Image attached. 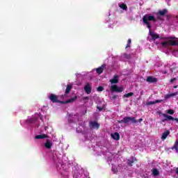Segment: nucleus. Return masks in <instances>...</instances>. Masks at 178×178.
Segmentation results:
<instances>
[{
    "label": "nucleus",
    "mask_w": 178,
    "mask_h": 178,
    "mask_svg": "<svg viewBox=\"0 0 178 178\" xmlns=\"http://www.w3.org/2000/svg\"><path fill=\"white\" fill-rule=\"evenodd\" d=\"M89 126L91 129H96L97 130L99 129V123H98L97 121H90L89 122Z\"/></svg>",
    "instance_id": "obj_5"
},
{
    "label": "nucleus",
    "mask_w": 178,
    "mask_h": 178,
    "mask_svg": "<svg viewBox=\"0 0 178 178\" xmlns=\"http://www.w3.org/2000/svg\"><path fill=\"white\" fill-rule=\"evenodd\" d=\"M134 163V159L127 161V164L129 165V166H131Z\"/></svg>",
    "instance_id": "obj_26"
},
{
    "label": "nucleus",
    "mask_w": 178,
    "mask_h": 178,
    "mask_svg": "<svg viewBox=\"0 0 178 178\" xmlns=\"http://www.w3.org/2000/svg\"><path fill=\"white\" fill-rule=\"evenodd\" d=\"M92 90V88L91 87V84L89 83H87L84 87L85 92H86V94H91Z\"/></svg>",
    "instance_id": "obj_7"
},
{
    "label": "nucleus",
    "mask_w": 178,
    "mask_h": 178,
    "mask_svg": "<svg viewBox=\"0 0 178 178\" xmlns=\"http://www.w3.org/2000/svg\"><path fill=\"white\" fill-rule=\"evenodd\" d=\"M161 102H163V99H157L154 102H147L145 105L146 106H149L150 105H155V104H161Z\"/></svg>",
    "instance_id": "obj_8"
},
{
    "label": "nucleus",
    "mask_w": 178,
    "mask_h": 178,
    "mask_svg": "<svg viewBox=\"0 0 178 178\" xmlns=\"http://www.w3.org/2000/svg\"><path fill=\"white\" fill-rule=\"evenodd\" d=\"M152 173L154 176H159V171L156 168L153 169Z\"/></svg>",
    "instance_id": "obj_23"
},
{
    "label": "nucleus",
    "mask_w": 178,
    "mask_h": 178,
    "mask_svg": "<svg viewBox=\"0 0 178 178\" xmlns=\"http://www.w3.org/2000/svg\"><path fill=\"white\" fill-rule=\"evenodd\" d=\"M44 147L47 149H51V148H52V143H51L50 140H47L46 143H44Z\"/></svg>",
    "instance_id": "obj_14"
},
{
    "label": "nucleus",
    "mask_w": 178,
    "mask_h": 178,
    "mask_svg": "<svg viewBox=\"0 0 178 178\" xmlns=\"http://www.w3.org/2000/svg\"><path fill=\"white\" fill-rule=\"evenodd\" d=\"M97 90L99 92H101V91H104V88L102 86H99V87H97Z\"/></svg>",
    "instance_id": "obj_30"
},
{
    "label": "nucleus",
    "mask_w": 178,
    "mask_h": 178,
    "mask_svg": "<svg viewBox=\"0 0 178 178\" xmlns=\"http://www.w3.org/2000/svg\"><path fill=\"white\" fill-rule=\"evenodd\" d=\"M161 44L163 48H168V47H169V42H162Z\"/></svg>",
    "instance_id": "obj_22"
},
{
    "label": "nucleus",
    "mask_w": 178,
    "mask_h": 178,
    "mask_svg": "<svg viewBox=\"0 0 178 178\" xmlns=\"http://www.w3.org/2000/svg\"><path fill=\"white\" fill-rule=\"evenodd\" d=\"M120 8L123 10H127V6L125 3H122L119 5Z\"/></svg>",
    "instance_id": "obj_24"
},
{
    "label": "nucleus",
    "mask_w": 178,
    "mask_h": 178,
    "mask_svg": "<svg viewBox=\"0 0 178 178\" xmlns=\"http://www.w3.org/2000/svg\"><path fill=\"white\" fill-rule=\"evenodd\" d=\"M123 56H124V58H125V59H130V58H131V56H130V54H124Z\"/></svg>",
    "instance_id": "obj_28"
},
{
    "label": "nucleus",
    "mask_w": 178,
    "mask_h": 178,
    "mask_svg": "<svg viewBox=\"0 0 178 178\" xmlns=\"http://www.w3.org/2000/svg\"><path fill=\"white\" fill-rule=\"evenodd\" d=\"M36 140H42L44 138H48V136L47 134L37 135L35 136Z\"/></svg>",
    "instance_id": "obj_16"
},
{
    "label": "nucleus",
    "mask_w": 178,
    "mask_h": 178,
    "mask_svg": "<svg viewBox=\"0 0 178 178\" xmlns=\"http://www.w3.org/2000/svg\"><path fill=\"white\" fill-rule=\"evenodd\" d=\"M176 80H177V79H176V78L171 79L170 80V83L171 84H173V83H174L175 81H176Z\"/></svg>",
    "instance_id": "obj_31"
},
{
    "label": "nucleus",
    "mask_w": 178,
    "mask_h": 178,
    "mask_svg": "<svg viewBox=\"0 0 178 178\" xmlns=\"http://www.w3.org/2000/svg\"><path fill=\"white\" fill-rule=\"evenodd\" d=\"M146 81H147V83H157L158 79L153 76H147Z\"/></svg>",
    "instance_id": "obj_10"
},
{
    "label": "nucleus",
    "mask_w": 178,
    "mask_h": 178,
    "mask_svg": "<svg viewBox=\"0 0 178 178\" xmlns=\"http://www.w3.org/2000/svg\"><path fill=\"white\" fill-rule=\"evenodd\" d=\"M166 117H167V119H168V120H172V121L175 120V122H178V118H175L172 117L171 115H170V116L166 115Z\"/></svg>",
    "instance_id": "obj_25"
},
{
    "label": "nucleus",
    "mask_w": 178,
    "mask_h": 178,
    "mask_svg": "<svg viewBox=\"0 0 178 178\" xmlns=\"http://www.w3.org/2000/svg\"><path fill=\"white\" fill-rule=\"evenodd\" d=\"M110 83H111V84H118V83H119V76H114L113 78L110 80Z\"/></svg>",
    "instance_id": "obj_12"
},
{
    "label": "nucleus",
    "mask_w": 178,
    "mask_h": 178,
    "mask_svg": "<svg viewBox=\"0 0 178 178\" xmlns=\"http://www.w3.org/2000/svg\"><path fill=\"white\" fill-rule=\"evenodd\" d=\"M84 99H88V97H86Z\"/></svg>",
    "instance_id": "obj_35"
},
{
    "label": "nucleus",
    "mask_w": 178,
    "mask_h": 178,
    "mask_svg": "<svg viewBox=\"0 0 178 178\" xmlns=\"http://www.w3.org/2000/svg\"><path fill=\"white\" fill-rule=\"evenodd\" d=\"M166 13H168V10L166 8H164L163 10L159 11V15H160V16H165Z\"/></svg>",
    "instance_id": "obj_18"
},
{
    "label": "nucleus",
    "mask_w": 178,
    "mask_h": 178,
    "mask_svg": "<svg viewBox=\"0 0 178 178\" xmlns=\"http://www.w3.org/2000/svg\"><path fill=\"white\" fill-rule=\"evenodd\" d=\"M131 39H129L128 40V41H127V46H126V49H127V48H130V47H131Z\"/></svg>",
    "instance_id": "obj_27"
},
{
    "label": "nucleus",
    "mask_w": 178,
    "mask_h": 178,
    "mask_svg": "<svg viewBox=\"0 0 178 178\" xmlns=\"http://www.w3.org/2000/svg\"><path fill=\"white\" fill-rule=\"evenodd\" d=\"M170 134V131L169 130L165 131V132L163 133L161 136V140H166L168 138V136Z\"/></svg>",
    "instance_id": "obj_15"
},
{
    "label": "nucleus",
    "mask_w": 178,
    "mask_h": 178,
    "mask_svg": "<svg viewBox=\"0 0 178 178\" xmlns=\"http://www.w3.org/2000/svg\"><path fill=\"white\" fill-rule=\"evenodd\" d=\"M124 90L123 87H119L118 85H113L111 87V92H123Z\"/></svg>",
    "instance_id": "obj_4"
},
{
    "label": "nucleus",
    "mask_w": 178,
    "mask_h": 178,
    "mask_svg": "<svg viewBox=\"0 0 178 178\" xmlns=\"http://www.w3.org/2000/svg\"><path fill=\"white\" fill-rule=\"evenodd\" d=\"M65 97H66V95H62L60 96L61 98H65Z\"/></svg>",
    "instance_id": "obj_34"
},
{
    "label": "nucleus",
    "mask_w": 178,
    "mask_h": 178,
    "mask_svg": "<svg viewBox=\"0 0 178 178\" xmlns=\"http://www.w3.org/2000/svg\"><path fill=\"white\" fill-rule=\"evenodd\" d=\"M170 17V16L167 15V19H169Z\"/></svg>",
    "instance_id": "obj_36"
},
{
    "label": "nucleus",
    "mask_w": 178,
    "mask_h": 178,
    "mask_svg": "<svg viewBox=\"0 0 178 178\" xmlns=\"http://www.w3.org/2000/svg\"><path fill=\"white\" fill-rule=\"evenodd\" d=\"M158 114L159 115V116H163V119H161V122L163 123H165V122H168V117L167 116H170L169 115H167L165 113H163L161 111H158Z\"/></svg>",
    "instance_id": "obj_9"
},
{
    "label": "nucleus",
    "mask_w": 178,
    "mask_h": 178,
    "mask_svg": "<svg viewBox=\"0 0 178 178\" xmlns=\"http://www.w3.org/2000/svg\"><path fill=\"white\" fill-rule=\"evenodd\" d=\"M118 97H119L118 95H113L112 98H113V99H116V98H118Z\"/></svg>",
    "instance_id": "obj_32"
},
{
    "label": "nucleus",
    "mask_w": 178,
    "mask_h": 178,
    "mask_svg": "<svg viewBox=\"0 0 178 178\" xmlns=\"http://www.w3.org/2000/svg\"><path fill=\"white\" fill-rule=\"evenodd\" d=\"M131 122L132 123H141L143 122V118H140L138 121L136 120V117H124L123 120H118V122L120 124L124 123V124H129Z\"/></svg>",
    "instance_id": "obj_3"
},
{
    "label": "nucleus",
    "mask_w": 178,
    "mask_h": 178,
    "mask_svg": "<svg viewBox=\"0 0 178 178\" xmlns=\"http://www.w3.org/2000/svg\"><path fill=\"white\" fill-rule=\"evenodd\" d=\"M72 88H73V85L72 84H68L67 85L66 89H65V95L69 94V92H70V91H72Z\"/></svg>",
    "instance_id": "obj_17"
},
{
    "label": "nucleus",
    "mask_w": 178,
    "mask_h": 178,
    "mask_svg": "<svg viewBox=\"0 0 178 178\" xmlns=\"http://www.w3.org/2000/svg\"><path fill=\"white\" fill-rule=\"evenodd\" d=\"M143 24H145L147 29H149V34L151 35L152 40L155 41V40H157V38H160L161 40H175L176 38H162L159 37V34L156 33L152 32L151 31V24H149V22H156V19L155 18L154 15H149L148 14H145L143 17Z\"/></svg>",
    "instance_id": "obj_1"
},
{
    "label": "nucleus",
    "mask_w": 178,
    "mask_h": 178,
    "mask_svg": "<svg viewBox=\"0 0 178 178\" xmlns=\"http://www.w3.org/2000/svg\"><path fill=\"white\" fill-rule=\"evenodd\" d=\"M134 95V93L133 92L126 93L122 96V98H130V97H133Z\"/></svg>",
    "instance_id": "obj_20"
},
{
    "label": "nucleus",
    "mask_w": 178,
    "mask_h": 178,
    "mask_svg": "<svg viewBox=\"0 0 178 178\" xmlns=\"http://www.w3.org/2000/svg\"><path fill=\"white\" fill-rule=\"evenodd\" d=\"M49 99L53 104H72V102H74L77 99V96H74V97H72L71 99H68L66 101H60L59 100V97L56 95L54 94H50L49 96Z\"/></svg>",
    "instance_id": "obj_2"
},
{
    "label": "nucleus",
    "mask_w": 178,
    "mask_h": 178,
    "mask_svg": "<svg viewBox=\"0 0 178 178\" xmlns=\"http://www.w3.org/2000/svg\"><path fill=\"white\" fill-rule=\"evenodd\" d=\"M167 113H168L169 115H173V113H175V111H173L172 109H169L167 111Z\"/></svg>",
    "instance_id": "obj_29"
},
{
    "label": "nucleus",
    "mask_w": 178,
    "mask_h": 178,
    "mask_svg": "<svg viewBox=\"0 0 178 178\" xmlns=\"http://www.w3.org/2000/svg\"><path fill=\"white\" fill-rule=\"evenodd\" d=\"M111 137L113 140H115V141H119V140H120V135L118 132L111 134Z\"/></svg>",
    "instance_id": "obj_13"
},
{
    "label": "nucleus",
    "mask_w": 178,
    "mask_h": 178,
    "mask_svg": "<svg viewBox=\"0 0 178 178\" xmlns=\"http://www.w3.org/2000/svg\"><path fill=\"white\" fill-rule=\"evenodd\" d=\"M174 88H177V86H174Z\"/></svg>",
    "instance_id": "obj_37"
},
{
    "label": "nucleus",
    "mask_w": 178,
    "mask_h": 178,
    "mask_svg": "<svg viewBox=\"0 0 178 178\" xmlns=\"http://www.w3.org/2000/svg\"><path fill=\"white\" fill-rule=\"evenodd\" d=\"M176 95H178V92H175L174 93L167 94L164 96L165 99H169V98H174V97H176Z\"/></svg>",
    "instance_id": "obj_11"
},
{
    "label": "nucleus",
    "mask_w": 178,
    "mask_h": 178,
    "mask_svg": "<svg viewBox=\"0 0 178 178\" xmlns=\"http://www.w3.org/2000/svg\"><path fill=\"white\" fill-rule=\"evenodd\" d=\"M171 149H175V151H177V152H178V140L175 141V145H173V147H171Z\"/></svg>",
    "instance_id": "obj_21"
},
{
    "label": "nucleus",
    "mask_w": 178,
    "mask_h": 178,
    "mask_svg": "<svg viewBox=\"0 0 178 178\" xmlns=\"http://www.w3.org/2000/svg\"><path fill=\"white\" fill-rule=\"evenodd\" d=\"M105 69H106V65L102 64V66L96 69V73H97V74H102Z\"/></svg>",
    "instance_id": "obj_6"
},
{
    "label": "nucleus",
    "mask_w": 178,
    "mask_h": 178,
    "mask_svg": "<svg viewBox=\"0 0 178 178\" xmlns=\"http://www.w3.org/2000/svg\"><path fill=\"white\" fill-rule=\"evenodd\" d=\"M97 109H99V112H101V111H102L104 109V108L97 106Z\"/></svg>",
    "instance_id": "obj_33"
},
{
    "label": "nucleus",
    "mask_w": 178,
    "mask_h": 178,
    "mask_svg": "<svg viewBox=\"0 0 178 178\" xmlns=\"http://www.w3.org/2000/svg\"><path fill=\"white\" fill-rule=\"evenodd\" d=\"M168 45H170L171 47H175L177 45V42L173 40H168Z\"/></svg>",
    "instance_id": "obj_19"
}]
</instances>
